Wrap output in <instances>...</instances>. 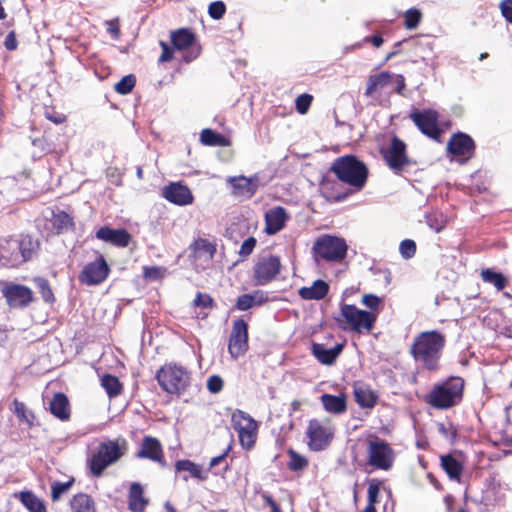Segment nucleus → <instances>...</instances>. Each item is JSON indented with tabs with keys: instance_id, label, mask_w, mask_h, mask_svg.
<instances>
[{
	"instance_id": "obj_1",
	"label": "nucleus",
	"mask_w": 512,
	"mask_h": 512,
	"mask_svg": "<svg viewBox=\"0 0 512 512\" xmlns=\"http://www.w3.org/2000/svg\"><path fill=\"white\" fill-rule=\"evenodd\" d=\"M446 345V337L438 330L419 333L410 347V354L417 363L430 372L438 371Z\"/></svg>"
},
{
	"instance_id": "obj_2",
	"label": "nucleus",
	"mask_w": 512,
	"mask_h": 512,
	"mask_svg": "<svg viewBox=\"0 0 512 512\" xmlns=\"http://www.w3.org/2000/svg\"><path fill=\"white\" fill-rule=\"evenodd\" d=\"M39 249V242L29 235L0 238V265L17 268L32 260Z\"/></svg>"
},
{
	"instance_id": "obj_3",
	"label": "nucleus",
	"mask_w": 512,
	"mask_h": 512,
	"mask_svg": "<svg viewBox=\"0 0 512 512\" xmlns=\"http://www.w3.org/2000/svg\"><path fill=\"white\" fill-rule=\"evenodd\" d=\"M464 384L463 378L450 376L432 387L425 396V402L440 410L452 408L462 401Z\"/></svg>"
},
{
	"instance_id": "obj_4",
	"label": "nucleus",
	"mask_w": 512,
	"mask_h": 512,
	"mask_svg": "<svg viewBox=\"0 0 512 512\" xmlns=\"http://www.w3.org/2000/svg\"><path fill=\"white\" fill-rule=\"evenodd\" d=\"M338 180L350 185L357 191L362 190L368 178V168L355 155H344L336 158L330 167Z\"/></svg>"
},
{
	"instance_id": "obj_5",
	"label": "nucleus",
	"mask_w": 512,
	"mask_h": 512,
	"mask_svg": "<svg viewBox=\"0 0 512 512\" xmlns=\"http://www.w3.org/2000/svg\"><path fill=\"white\" fill-rule=\"evenodd\" d=\"M155 378L163 391L180 395L189 387L191 374L185 367L169 363L158 369Z\"/></svg>"
},
{
	"instance_id": "obj_6",
	"label": "nucleus",
	"mask_w": 512,
	"mask_h": 512,
	"mask_svg": "<svg viewBox=\"0 0 512 512\" xmlns=\"http://www.w3.org/2000/svg\"><path fill=\"white\" fill-rule=\"evenodd\" d=\"M348 245L344 238L323 234L319 236L312 247V253L316 261L339 263L347 255Z\"/></svg>"
},
{
	"instance_id": "obj_7",
	"label": "nucleus",
	"mask_w": 512,
	"mask_h": 512,
	"mask_svg": "<svg viewBox=\"0 0 512 512\" xmlns=\"http://www.w3.org/2000/svg\"><path fill=\"white\" fill-rule=\"evenodd\" d=\"M124 452L119 443L114 440L103 441L99 444L96 452L88 459L91 473L99 477L110 465L117 462Z\"/></svg>"
},
{
	"instance_id": "obj_8",
	"label": "nucleus",
	"mask_w": 512,
	"mask_h": 512,
	"mask_svg": "<svg viewBox=\"0 0 512 512\" xmlns=\"http://www.w3.org/2000/svg\"><path fill=\"white\" fill-rule=\"evenodd\" d=\"M380 154L395 174H401L405 168L415 164L407 155L406 143L396 135L391 138L388 146L380 148Z\"/></svg>"
},
{
	"instance_id": "obj_9",
	"label": "nucleus",
	"mask_w": 512,
	"mask_h": 512,
	"mask_svg": "<svg viewBox=\"0 0 512 512\" xmlns=\"http://www.w3.org/2000/svg\"><path fill=\"white\" fill-rule=\"evenodd\" d=\"M231 423L238 433L242 448L245 450L253 448L257 439V422L249 414L238 409L232 413Z\"/></svg>"
},
{
	"instance_id": "obj_10",
	"label": "nucleus",
	"mask_w": 512,
	"mask_h": 512,
	"mask_svg": "<svg viewBox=\"0 0 512 512\" xmlns=\"http://www.w3.org/2000/svg\"><path fill=\"white\" fill-rule=\"evenodd\" d=\"M341 315L349 324L351 330L358 333L370 332L377 320L375 313L358 309L352 304H342Z\"/></svg>"
},
{
	"instance_id": "obj_11",
	"label": "nucleus",
	"mask_w": 512,
	"mask_h": 512,
	"mask_svg": "<svg viewBox=\"0 0 512 512\" xmlns=\"http://www.w3.org/2000/svg\"><path fill=\"white\" fill-rule=\"evenodd\" d=\"M368 463L372 467L381 470H389L394 463L395 453L388 442L375 438L368 442Z\"/></svg>"
},
{
	"instance_id": "obj_12",
	"label": "nucleus",
	"mask_w": 512,
	"mask_h": 512,
	"mask_svg": "<svg viewBox=\"0 0 512 512\" xmlns=\"http://www.w3.org/2000/svg\"><path fill=\"white\" fill-rule=\"evenodd\" d=\"M227 183L231 187V193L234 197L251 199L260 187H264L266 182L261 181L258 173L246 177L244 175L229 176Z\"/></svg>"
},
{
	"instance_id": "obj_13",
	"label": "nucleus",
	"mask_w": 512,
	"mask_h": 512,
	"mask_svg": "<svg viewBox=\"0 0 512 512\" xmlns=\"http://www.w3.org/2000/svg\"><path fill=\"white\" fill-rule=\"evenodd\" d=\"M409 118L424 135L434 140L440 137L441 130L438 127L437 111L433 109H414L410 112Z\"/></svg>"
},
{
	"instance_id": "obj_14",
	"label": "nucleus",
	"mask_w": 512,
	"mask_h": 512,
	"mask_svg": "<svg viewBox=\"0 0 512 512\" xmlns=\"http://www.w3.org/2000/svg\"><path fill=\"white\" fill-rule=\"evenodd\" d=\"M248 324L243 319L233 321L229 336L228 352L233 359H237L248 351Z\"/></svg>"
},
{
	"instance_id": "obj_15",
	"label": "nucleus",
	"mask_w": 512,
	"mask_h": 512,
	"mask_svg": "<svg viewBox=\"0 0 512 512\" xmlns=\"http://www.w3.org/2000/svg\"><path fill=\"white\" fill-rule=\"evenodd\" d=\"M281 269L280 258L276 255L262 256L254 266V279L257 285L264 286L273 281Z\"/></svg>"
},
{
	"instance_id": "obj_16",
	"label": "nucleus",
	"mask_w": 512,
	"mask_h": 512,
	"mask_svg": "<svg viewBox=\"0 0 512 512\" xmlns=\"http://www.w3.org/2000/svg\"><path fill=\"white\" fill-rule=\"evenodd\" d=\"M110 268L102 255L87 263L79 274V281L89 286L98 285L106 280Z\"/></svg>"
},
{
	"instance_id": "obj_17",
	"label": "nucleus",
	"mask_w": 512,
	"mask_h": 512,
	"mask_svg": "<svg viewBox=\"0 0 512 512\" xmlns=\"http://www.w3.org/2000/svg\"><path fill=\"white\" fill-rule=\"evenodd\" d=\"M2 294L9 307L14 309L26 308L34 299L32 290L21 284H6L2 288Z\"/></svg>"
},
{
	"instance_id": "obj_18",
	"label": "nucleus",
	"mask_w": 512,
	"mask_h": 512,
	"mask_svg": "<svg viewBox=\"0 0 512 512\" xmlns=\"http://www.w3.org/2000/svg\"><path fill=\"white\" fill-rule=\"evenodd\" d=\"M194 41V33L187 28H180L171 33V42L175 49L185 50L190 48V50L183 55V60L186 63L192 62L200 54V48L193 46Z\"/></svg>"
},
{
	"instance_id": "obj_19",
	"label": "nucleus",
	"mask_w": 512,
	"mask_h": 512,
	"mask_svg": "<svg viewBox=\"0 0 512 512\" xmlns=\"http://www.w3.org/2000/svg\"><path fill=\"white\" fill-rule=\"evenodd\" d=\"M307 437L309 439V448L313 451H321L326 449L333 437L332 432L328 427L323 426L318 420L312 419L309 421L307 428Z\"/></svg>"
},
{
	"instance_id": "obj_20",
	"label": "nucleus",
	"mask_w": 512,
	"mask_h": 512,
	"mask_svg": "<svg viewBox=\"0 0 512 512\" xmlns=\"http://www.w3.org/2000/svg\"><path fill=\"white\" fill-rule=\"evenodd\" d=\"M162 196L172 204L178 206L190 205L194 196L188 186L181 182H171L162 189Z\"/></svg>"
},
{
	"instance_id": "obj_21",
	"label": "nucleus",
	"mask_w": 512,
	"mask_h": 512,
	"mask_svg": "<svg viewBox=\"0 0 512 512\" xmlns=\"http://www.w3.org/2000/svg\"><path fill=\"white\" fill-rule=\"evenodd\" d=\"M474 150V140L463 132L454 133L447 143V151L453 156H463L466 159H470L474 154Z\"/></svg>"
},
{
	"instance_id": "obj_22",
	"label": "nucleus",
	"mask_w": 512,
	"mask_h": 512,
	"mask_svg": "<svg viewBox=\"0 0 512 512\" xmlns=\"http://www.w3.org/2000/svg\"><path fill=\"white\" fill-rule=\"evenodd\" d=\"M137 458L149 459L165 466L163 449L160 441L151 436H145L142 440L141 447L136 453Z\"/></svg>"
},
{
	"instance_id": "obj_23",
	"label": "nucleus",
	"mask_w": 512,
	"mask_h": 512,
	"mask_svg": "<svg viewBox=\"0 0 512 512\" xmlns=\"http://www.w3.org/2000/svg\"><path fill=\"white\" fill-rule=\"evenodd\" d=\"M96 237L118 247L128 246L131 239L130 234L125 229H113L108 226L101 227L96 232Z\"/></svg>"
},
{
	"instance_id": "obj_24",
	"label": "nucleus",
	"mask_w": 512,
	"mask_h": 512,
	"mask_svg": "<svg viewBox=\"0 0 512 512\" xmlns=\"http://www.w3.org/2000/svg\"><path fill=\"white\" fill-rule=\"evenodd\" d=\"M287 219V212L285 208L281 206L268 210L265 214V232L269 235L276 234L284 228Z\"/></svg>"
},
{
	"instance_id": "obj_25",
	"label": "nucleus",
	"mask_w": 512,
	"mask_h": 512,
	"mask_svg": "<svg viewBox=\"0 0 512 512\" xmlns=\"http://www.w3.org/2000/svg\"><path fill=\"white\" fill-rule=\"evenodd\" d=\"M344 348L343 344H336L332 348H327L324 344L312 343V355L324 365H332L341 354Z\"/></svg>"
},
{
	"instance_id": "obj_26",
	"label": "nucleus",
	"mask_w": 512,
	"mask_h": 512,
	"mask_svg": "<svg viewBox=\"0 0 512 512\" xmlns=\"http://www.w3.org/2000/svg\"><path fill=\"white\" fill-rule=\"evenodd\" d=\"M49 410L56 418L65 421L70 417V404L68 397L61 392L55 393L49 403Z\"/></svg>"
},
{
	"instance_id": "obj_27",
	"label": "nucleus",
	"mask_w": 512,
	"mask_h": 512,
	"mask_svg": "<svg viewBox=\"0 0 512 512\" xmlns=\"http://www.w3.org/2000/svg\"><path fill=\"white\" fill-rule=\"evenodd\" d=\"M143 487L140 483L131 484L128 494V508L132 512H143L148 505V499L144 497Z\"/></svg>"
},
{
	"instance_id": "obj_28",
	"label": "nucleus",
	"mask_w": 512,
	"mask_h": 512,
	"mask_svg": "<svg viewBox=\"0 0 512 512\" xmlns=\"http://www.w3.org/2000/svg\"><path fill=\"white\" fill-rule=\"evenodd\" d=\"M329 292V285L324 280H315L310 287H301L298 291L299 296L304 300H321Z\"/></svg>"
},
{
	"instance_id": "obj_29",
	"label": "nucleus",
	"mask_w": 512,
	"mask_h": 512,
	"mask_svg": "<svg viewBox=\"0 0 512 512\" xmlns=\"http://www.w3.org/2000/svg\"><path fill=\"white\" fill-rule=\"evenodd\" d=\"M324 409L331 414H342L347 409L346 396L344 394H323L320 397Z\"/></svg>"
},
{
	"instance_id": "obj_30",
	"label": "nucleus",
	"mask_w": 512,
	"mask_h": 512,
	"mask_svg": "<svg viewBox=\"0 0 512 512\" xmlns=\"http://www.w3.org/2000/svg\"><path fill=\"white\" fill-rule=\"evenodd\" d=\"M16 498L29 512H47L44 501L30 490L19 492L16 494Z\"/></svg>"
},
{
	"instance_id": "obj_31",
	"label": "nucleus",
	"mask_w": 512,
	"mask_h": 512,
	"mask_svg": "<svg viewBox=\"0 0 512 512\" xmlns=\"http://www.w3.org/2000/svg\"><path fill=\"white\" fill-rule=\"evenodd\" d=\"M175 470L176 472H188V475H183L182 479L184 481H188L189 478H195L199 481H203L206 479V476L203 474V471L200 467V465L188 460H178L175 463Z\"/></svg>"
},
{
	"instance_id": "obj_32",
	"label": "nucleus",
	"mask_w": 512,
	"mask_h": 512,
	"mask_svg": "<svg viewBox=\"0 0 512 512\" xmlns=\"http://www.w3.org/2000/svg\"><path fill=\"white\" fill-rule=\"evenodd\" d=\"M441 467L451 480L460 482L463 465L452 455L441 456Z\"/></svg>"
},
{
	"instance_id": "obj_33",
	"label": "nucleus",
	"mask_w": 512,
	"mask_h": 512,
	"mask_svg": "<svg viewBox=\"0 0 512 512\" xmlns=\"http://www.w3.org/2000/svg\"><path fill=\"white\" fill-rule=\"evenodd\" d=\"M70 505L73 512H96L94 500L85 493L75 495Z\"/></svg>"
},
{
	"instance_id": "obj_34",
	"label": "nucleus",
	"mask_w": 512,
	"mask_h": 512,
	"mask_svg": "<svg viewBox=\"0 0 512 512\" xmlns=\"http://www.w3.org/2000/svg\"><path fill=\"white\" fill-rule=\"evenodd\" d=\"M200 141L206 146H227L229 144L228 139L212 129L206 128L201 131Z\"/></svg>"
},
{
	"instance_id": "obj_35",
	"label": "nucleus",
	"mask_w": 512,
	"mask_h": 512,
	"mask_svg": "<svg viewBox=\"0 0 512 512\" xmlns=\"http://www.w3.org/2000/svg\"><path fill=\"white\" fill-rule=\"evenodd\" d=\"M52 225L58 234L73 229L74 221L73 218L65 211H57L53 213Z\"/></svg>"
},
{
	"instance_id": "obj_36",
	"label": "nucleus",
	"mask_w": 512,
	"mask_h": 512,
	"mask_svg": "<svg viewBox=\"0 0 512 512\" xmlns=\"http://www.w3.org/2000/svg\"><path fill=\"white\" fill-rule=\"evenodd\" d=\"M391 81V74L387 71L371 75L367 82L365 94L367 96L373 94L378 88L387 86Z\"/></svg>"
},
{
	"instance_id": "obj_37",
	"label": "nucleus",
	"mask_w": 512,
	"mask_h": 512,
	"mask_svg": "<svg viewBox=\"0 0 512 512\" xmlns=\"http://www.w3.org/2000/svg\"><path fill=\"white\" fill-rule=\"evenodd\" d=\"M489 440L493 446L496 447H510L512 446V434L505 429L495 427L489 433Z\"/></svg>"
},
{
	"instance_id": "obj_38",
	"label": "nucleus",
	"mask_w": 512,
	"mask_h": 512,
	"mask_svg": "<svg viewBox=\"0 0 512 512\" xmlns=\"http://www.w3.org/2000/svg\"><path fill=\"white\" fill-rule=\"evenodd\" d=\"M355 401L363 408H372L375 406L377 397L372 391L362 387H355L354 389Z\"/></svg>"
},
{
	"instance_id": "obj_39",
	"label": "nucleus",
	"mask_w": 512,
	"mask_h": 512,
	"mask_svg": "<svg viewBox=\"0 0 512 512\" xmlns=\"http://www.w3.org/2000/svg\"><path fill=\"white\" fill-rule=\"evenodd\" d=\"M257 294H242L237 298L236 302V309L240 311H246L250 308H252L254 305H261L265 300L266 297H264L263 293H260L259 298L257 299Z\"/></svg>"
},
{
	"instance_id": "obj_40",
	"label": "nucleus",
	"mask_w": 512,
	"mask_h": 512,
	"mask_svg": "<svg viewBox=\"0 0 512 512\" xmlns=\"http://www.w3.org/2000/svg\"><path fill=\"white\" fill-rule=\"evenodd\" d=\"M101 385L109 395V397H115L121 393L122 385L119 379L111 374H105L101 378Z\"/></svg>"
},
{
	"instance_id": "obj_41",
	"label": "nucleus",
	"mask_w": 512,
	"mask_h": 512,
	"mask_svg": "<svg viewBox=\"0 0 512 512\" xmlns=\"http://www.w3.org/2000/svg\"><path fill=\"white\" fill-rule=\"evenodd\" d=\"M484 282L493 284L497 290H502L507 284V280L502 273L495 272L491 269H485L481 273Z\"/></svg>"
},
{
	"instance_id": "obj_42",
	"label": "nucleus",
	"mask_w": 512,
	"mask_h": 512,
	"mask_svg": "<svg viewBox=\"0 0 512 512\" xmlns=\"http://www.w3.org/2000/svg\"><path fill=\"white\" fill-rule=\"evenodd\" d=\"M13 413L19 419L20 422H25L29 426L33 425L34 415L29 412L25 406V404L18 399H14L13 401Z\"/></svg>"
},
{
	"instance_id": "obj_43",
	"label": "nucleus",
	"mask_w": 512,
	"mask_h": 512,
	"mask_svg": "<svg viewBox=\"0 0 512 512\" xmlns=\"http://www.w3.org/2000/svg\"><path fill=\"white\" fill-rule=\"evenodd\" d=\"M34 284L45 302H47V303L54 302V300H55L54 294L49 285V282L45 278H42V277L35 278Z\"/></svg>"
},
{
	"instance_id": "obj_44",
	"label": "nucleus",
	"mask_w": 512,
	"mask_h": 512,
	"mask_svg": "<svg viewBox=\"0 0 512 512\" xmlns=\"http://www.w3.org/2000/svg\"><path fill=\"white\" fill-rule=\"evenodd\" d=\"M288 456L290 460L287 465L291 471L297 472L307 467V459L304 456L297 453L296 451H294L293 449L288 450Z\"/></svg>"
},
{
	"instance_id": "obj_45",
	"label": "nucleus",
	"mask_w": 512,
	"mask_h": 512,
	"mask_svg": "<svg viewBox=\"0 0 512 512\" xmlns=\"http://www.w3.org/2000/svg\"><path fill=\"white\" fill-rule=\"evenodd\" d=\"M135 84V76L133 74H129L122 77L121 80L115 84L114 89L118 94L126 95L132 91Z\"/></svg>"
},
{
	"instance_id": "obj_46",
	"label": "nucleus",
	"mask_w": 512,
	"mask_h": 512,
	"mask_svg": "<svg viewBox=\"0 0 512 512\" xmlns=\"http://www.w3.org/2000/svg\"><path fill=\"white\" fill-rule=\"evenodd\" d=\"M192 248L195 252H203L213 258L216 253V245L204 238H198L192 244Z\"/></svg>"
},
{
	"instance_id": "obj_47",
	"label": "nucleus",
	"mask_w": 512,
	"mask_h": 512,
	"mask_svg": "<svg viewBox=\"0 0 512 512\" xmlns=\"http://www.w3.org/2000/svg\"><path fill=\"white\" fill-rule=\"evenodd\" d=\"M422 18L420 10L416 8H410L405 12L404 25L407 29H415Z\"/></svg>"
},
{
	"instance_id": "obj_48",
	"label": "nucleus",
	"mask_w": 512,
	"mask_h": 512,
	"mask_svg": "<svg viewBox=\"0 0 512 512\" xmlns=\"http://www.w3.org/2000/svg\"><path fill=\"white\" fill-rule=\"evenodd\" d=\"M427 225L435 232H440L446 225L445 217L440 213H431L426 215Z\"/></svg>"
},
{
	"instance_id": "obj_49",
	"label": "nucleus",
	"mask_w": 512,
	"mask_h": 512,
	"mask_svg": "<svg viewBox=\"0 0 512 512\" xmlns=\"http://www.w3.org/2000/svg\"><path fill=\"white\" fill-rule=\"evenodd\" d=\"M73 479L67 482H54L51 486V497L53 501L58 500L62 494L66 493L73 484Z\"/></svg>"
},
{
	"instance_id": "obj_50",
	"label": "nucleus",
	"mask_w": 512,
	"mask_h": 512,
	"mask_svg": "<svg viewBox=\"0 0 512 512\" xmlns=\"http://www.w3.org/2000/svg\"><path fill=\"white\" fill-rule=\"evenodd\" d=\"M399 251L404 259L412 258L416 253V243L411 239H405L400 243Z\"/></svg>"
},
{
	"instance_id": "obj_51",
	"label": "nucleus",
	"mask_w": 512,
	"mask_h": 512,
	"mask_svg": "<svg viewBox=\"0 0 512 512\" xmlns=\"http://www.w3.org/2000/svg\"><path fill=\"white\" fill-rule=\"evenodd\" d=\"M226 12V6L223 1H214L208 7V14L214 20L221 19Z\"/></svg>"
},
{
	"instance_id": "obj_52",
	"label": "nucleus",
	"mask_w": 512,
	"mask_h": 512,
	"mask_svg": "<svg viewBox=\"0 0 512 512\" xmlns=\"http://www.w3.org/2000/svg\"><path fill=\"white\" fill-rule=\"evenodd\" d=\"M380 482L377 479H371L368 487V504L375 506L378 502V496L380 491Z\"/></svg>"
},
{
	"instance_id": "obj_53",
	"label": "nucleus",
	"mask_w": 512,
	"mask_h": 512,
	"mask_svg": "<svg viewBox=\"0 0 512 512\" xmlns=\"http://www.w3.org/2000/svg\"><path fill=\"white\" fill-rule=\"evenodd\" d=\"M361 303L369 308L371 310L370 312L374 313V311H379L382 301L381 298L375 294H365L362 297Z\"/></svg>"
},
{
	"instance_id": "obj_54",
	"label": "nucleus",
	"mask_w": 512,
	"mask_h": 512,
	"mask_svg": "<svg viewBox=\"0 0 512 512\" xmlns=\"http://www.w3.org/2000/svg\"><path fill=\"white\" fill-rule=\"evenodd\" d=\"M223 379L219 375H212L207 380V389L210 393L217 394L223 389Z\"/></svg>"
},
{
	"instance_id": "obj_55",
	"label": "nucleus",
	"mask_w": 512,
	"mask_h": 512,
	"mask_svg": "<svg viewBox=\"0 0 512 512\" xmlns=\"http://www.w3.org/2000/svg\"><path fill=\"white\" fill-rule=\"evenodd\" d=\"M311 101H312V96L309 94H302V95L298 96L296 99L297 111L300 114H305L311 105Z\"/></svg>"
},
{
	"instance_id": "obj_56",
	"label": "nucleus",
	"mask_w": 512,
	"mask_h": 512,
	"mask_svg": "<svg viewBox=\"0 0 512 512\" xmlns=\"http://www.w3.org/2000/svg\"><path fill=\"white\" fill-rule=\"evenodd\" d=\"M256 243H257V241H256V239H255L254 237H249V238H247V239L242 243V245H241V247H240L239 255H240L241 257H247V256H249V255L253 252V250H254V248H255V246H256Z\"/></svg>"
},
{
	"instance_id": "obj_57",
	"label": "nucleus",
	"mask_w": 512,
	"mask_h": 512,
	"mask_svg": "<svg viewBox=\"0 0 512 512\" xmlns=\"http://www.w3.org/2000/svg\"><path fill=\"white\" fill-rule=\"evenodd\" d=\"M213 304V299L208 294H203L198 292L195 299L194 305L202 308H211Z\"/></svg>"
},
{
	"instance_id": "obj_58",
	"label": "nucleus",
	"mask_w": 512,
	"mask_h": 512,
	"mask_svg": "<svg viewBox=\"0 0 512 512\" xmlns=\"http://www.w3.org/2000/svg\"><path fill=\"white\" fill-rule=\"evenodd\" d=\"M160 46L162 48V53L159 57V62L164 63L172 60L174 49L170 47L166 42L160 41Z\"/></svg>"
},
{
	"instance_id": "obj_59",
	"label": "nucleus",
	"mask_w": 512,
	"mask_h": 512,
	"mask_svg": "<svg viewBox=\"0 0 512 512\" xmlns=\"http://www.w3.org/2000/svg\"><path fill=\"white\" fill-rule=\"evenodd\" d=\"M502 16L512 23V0H503L500 4Z\"/></svg>"
},
{
	"instance_id": "obj_60",
	"label": "nucleus",
	"mask_w": 512,
	"mask_h": 512,
	"mask_svg": "<svg viewBox=\"0 0 512 512\" xmlns=\"http://www.w3.org/2000/svg\"><path fill=\"white\" fill-rule=\"evenodd\" d=\"M18 42L14 31L7 34L4 41V46L7 50L13 51L17 48Z\"/></svg>"
},
{
	"instance_id": "obj_61",
	"label": "nucleus",
	"mask_w": 512,
	"mask_h": 512,
	"mask_svg": "<svg viewBox=\"0 0 512 512\" xmlns=\"http://www.w3.org/2000/svg\"><path fill=\"white\" fill-rule=\"evenodd\" d=\"M107 31L114 39H118L120 36V28L117 21H109Z\"/></svg>"
},
{
	"instance_id": "obj_62",
	"label": "nucleus",
	"mask_w": 512,
	"mask_h": 512,
	"mask_svg": "<svg viewBox=\"0 0 512 512\" xmlns=\"http://www.w3.org/2000/svg\"><path fill=\"white\" fill-rule=\"evenodd\" d=\"M230 449H231L230 446H228L222 454H220L216 457H213L209 463L210 467H215V466L219 465L221 462H223L225 460L226 456L228 455Z\"/></svg>"
},
{
	"instance_id": "obj_63",
	"label": "nucleus",
	"mask_w": 512,
	"mask_h": 512,
	"mask_svg": "<svg viewBox=\"0 0 512 512\" xmlns=\"http://www.w3.org/2000/svg\"><path fill=\"white\" fill-rule=\"evenodd\" d=\"M405 79L403 77V75H397V78H396V87H395V91L400 94V95H403V91L405 89Z\"/></svg>"
},
{
	"instance_id": "obj_64",
	"label": "nucleus",
	"mask_w": 512,
	"mask_h": 512,
	"mask_svg": "<svg viewBox=\"0 0 512 512\" xmlns=\"http://www.w3.org/2000/svg\"><path fill=\"white\" fill-rule=\"evenodd\" d=\"M365 40L370 41L377 48L383 44V38L380 35H373L371 37H366Z\"/></svg>"
}]
</instances>
